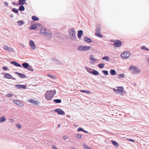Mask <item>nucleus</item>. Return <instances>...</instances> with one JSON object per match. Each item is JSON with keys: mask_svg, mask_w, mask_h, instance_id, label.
Returning a JSON list of instances; mask_svg holds the SVG:
<instances>
[{"mask_svg": "<svg viewBox=\"0 0 149 149\" xmlns=\"http://www.w3.org/2000/svg\"><path fill=\"white\" fill-rule=\"evenodd\" d=\"M10 63H11L13 64V65H15V66H19V63L16 62L15 61H12Z\"/></svg>", "mask_w": 149, "mask_h": 149, "instance_id": "obj_23", "label": "nucleus"}, {"mask_svg": "<svg viewBox=\"0 0 149 149\" xmlns=\"http://www.w3.org/2000/svg\"><path fill=\"white\" fill-rule=\"evenodd\" d=\"M47 76H49V77H51V78H53V76L52 75V74H47Z\"/></svg>", "mask_w": 149, "mask_h": 149, "instance_id": "obj_47", "label": "nucleus"}, {"mask_svg": "<svg viewBox=\"0 0 149 149\" xmlns=\"http://www.w3.org/2000/svg\"><path fill=\"white\" fill-rule=\"evenodd\" d=\"M95 35L96 36L102 38L103 37L102 35L100 33L96 32Z\"/></svg>", "mask_w": 149, "mask_h": 149, "instance_id": "obj_21", "label": "nucleus"}, {"mask_svg": "<svg viewBox=\"0 0 149 149\" xmlns=\"http://www.w3.org/2000/svg\"><path fill=\"white\" fill-rule=\"evenodd\" d=\"M111 142L113 143L114 146L116 147H118L119 146V144L118 143H117L115 141H111Z\"/></svg>", "mask_w": 149, "mask_h": 149, "instance_id": "obj_19", "label": "nucleus"}, {"mask_svg": "<svg viewBox=\"0 0 149 149\" xmlns=\"http://www.w3.org/2000/svg\"><path fill=\"white\" fill-rule=\"evenodd\" d=\"M56 93V91L55 90L47 91L45 93V98L48 100H52Z\"/></svg>", "mask_w": 149, "mask_h": 149, "instance_id": "obj_1", "label": "nucleus"}, {"mask_svg": "<svg viewBox=\"0 0 149 149\" xmlns=\"http://www.w3.org/2000/svg\"><path fill=\"white\" fill-rule=\"evenodd\" d=\"M83 34V31L82 30H79L78 31V34H77L78 37L80 38L81 37V36Z\"/></svg>", "mask_w": 149, "mask_h": 149, "instance_id": "obj_13", "label": "nucleus"}, {"mask_svg": "<svg viewBox=\"0 0 149 149\" xmlns=\"http://www.w3.org/2000/svg\"><path fill=\"white\" fill-rule=\"evenodd\" d=\"M60 125L59 124V125H58V127H60Z\"/></svg>", "mask_w": 149, "mask_h": 149, "instance_id": "obj_57", "label": "nucleus"}, {"mask_svg": "<svg viewBox=\"0 0 149 149\" xmlns=\"http://www.w3.org/2000/svg\"><path fill=\"white\" fill-rule=\"evenodd\" d=\"M27 68L28 70H29L31 71H33V68L30 65H29L28 66V67Z\"/></svg>", "mask_w": 149, "mask_h": 149, "instance_id": "obj_26", "label": "nucleus"}, {"mask_svg": "<svg viewBox=\"0 0 149 149\" xmlns=\"http://www.w3.org/2000/svg\"><path fill=\"white\" fill-rule=\"evenodd\" d=\"M129 68L130 70H131L132 72L134 73H137L140 72L139 70L137 69L136 67L131 65L130 66Z\"/></svg>", "mask_w": 149, "mask_h": 149, "instance_id": "obj_4", "label": "nucleus"}, {"mask_svg": "<svg viewBox=\"0 0 149 149\" xmlns=\"http://www.w3.org/2000/svg\"><path fill=\"white\" fill-rule=\"evenodd\" d=\"M24 10L25 8L23 6H19V10L23 11Z\"/></svg>", "mask_w": 149, "mask_h": 149, "instance_id": "obj_25", "label": "nucleus"}, {"mask_svg": "<svg viewBox=\"0 0 149 149\" xmlns=\"http://www.w3.org/2000/svg\"><path fill=\"white\" fill-rule=\"evenodd\" d=\"M13 102L14 103L16 104L17 105H18V104L19 103V101L18 100H13Z\"/></svg>", "mask_w": 149, "mask_h": 149, "instance_id": "obj_41", "label": "nucleus"}, {"mask_svg": "<svg viewBox=\"0 0 149 149\" xmlns=\"http://www.w3.org/2000/svg\"><path fill=\"white\" fill-rule=\"evenodd\" d=\"M13 11L16 13H17L18 11V9H16L15 8H13Z\"/></svg>", "mask_w": 149, "mask_h": 149, "instance_id": "obj_38", "label": "nucleus"}, {"mask_svg": "<svg viewBox=\"0 0 149 149\" xmlns=\"http://www.w3.org/2000/svg\"><path fill=\"white\" fill-rule=\"evenodd\" d=\"M141 49H144V50H145L149 51V49L146 48V47L145 46H143L142 47H141Z\"/></svg>", "mask_w": 149, "mask_h": 149, "instance_id": "obj_36", "label": "nucleus"}, {"mask_svg": "<svg viewBox=\"0 0 149 149\" xmlns=\"http://www.w3.org/2000/svg\"><path fill=\"white\" fill-rule=\"evenodd\" d=\"M114 43L113 44V45L116 47H119L121 46V42L119 40H114L113 41Z\"/></svg>", "mask_w": 149, "mask_h": 149, "instance_id": "obj_5", "label": "nucleus"}, {"mask_svg": "<svg viewBox=\"0 0 149 149\" xmlns=\"http://www.w3.org/2000/svg\"><path fill=\"white\" fill-rule=\"evenodd\" d=\"M45 35L48 38H51L52 37L51 32L49 30L47 31H46V33H45Z\"/></svg>", "mask_w": 149, "mask_h": 149, "instance_id": "obj_8", "label": "nucleus"}, {"mask_svg": "<svg viewBox=\"0 0 149 149\" xmlns=\"http://www.w3.org/2000/svg\"><path fill=\"white\" fill-rule=\"evenodd\" d=\"M28 102L30 103L35 105L38 104L39 102L38 101H36L33 99H31L28 100Z\"/></svg>", "mask_w": 149, "mask_h": 149, "instance_id": "obj_10", "label": "nucleus"}, {"mask_svg": "<svg viewBox=\"0 0 149 149\" xmlns=\"http://www.w3.org/2000/svg\"><path fill=\"white\" fill-rule=\"evenodd\" d=\"M53 148H54V149H57V148H56V147L55 146H53Z\"/></svg>", "mask_w": 149, "mask_h": 149, "instance_id": "obj_53", "label": "nucleus"}, {"mask_svg": "<svg viewBox=\"0 0 149 149\" xmlns=\"http://www.w3.org/2000/svg\"><path fill=\"white\" fill-rule=\"evenodd\" d=\"M91 48L90 46H84L83 45L80 46L78 47V49L80 51H85L88 50Z\"/></svg>", "mask_w": 149, "mask_h": 149, "instance_id": "obj_2", "label": "nucleus"}, {"mask_svg": "<svg viewBox=\"0 0 149 149\" xmlns=\"http://www.w3.org/2000/svg\"><path fill=\"white\" fill-rule=\"evenodd\" d=\"M17 126V127H19V124H17L16 125Z\"/></svg>", "mask_w": 149, "mask_h": 149, "instance_id": "obj_54", "label": "nucleus"}, {"mask_svg": "<svg viewBox=\"0 0 149 149\" xmlns=\"http://www.w3.org/2000/svg\"><path fill=\"white\" fill-rule=\"evenodd\" d=\"M83 132H84L85 133H88V131L85 130H84V131H83Z\"/></svg>", "mask_w": 149, "mask_h": 149, "instance_id": "obj_52", "label": "nucleus"}, {"mask_svg": "<svg viewBox=\"0 0 149 149\" xmlns=\"http://www.w3.org/2000/svg\"><path fill=\"white\" fill-rule=\"evenodd\" d=\"M24 23V22H22L21 21H19V25H21L23 24Z\"/></svg>", "mask_w": 149, "mask_h": 149, "instance_id": "obj_46", "label": "nucleus"}, {"mask_svg": "<svg viewBox=\"0 0 149 149\" xmlns=\"http://www.w3.org/2000/svg\"><path fill=\"white\" fill-rule=\"evenodd\" d=\"M82 135L81 134H77L76 135V138L77 139H79L81 138Z\"/></svg>", "mask_w": 149, "mask_h": 149, "instance_id": "obj_34", "label": "nucleus"}, {"mask_svg": "<svg viewBox=\"0 0 149 149\" xmlns=\"http://www.w3.org/2000/svg\"><path fill=\"white\" fill-rule=\"evenodd\" d=\"M91 70L90 69H88L87 70V71L89 73H91L92 72L91 71Z\"/></svg>", "mask_w": 149, "mask_h": 149, "instance_id": "obj_49", "label": "nucleus"}, {"mask_svg": "<svg viewBox=\"0 0 149 149\" xmlns=\"http://www.w3.org/2000/svg\"><path fill=\"white\" fill-rule=\"evenodd\" d=\"M6 120V119L4 116L0 118V121H5Z\"/></svg>", "mask_w": 149, "mask_h": 149, "instance_id": "obj_35", "label": "nucleus"}, {"mask_svg": "<svg viewBox=\"0 0 149 149\" xmlns=\"http://www.w3.org/2000/svg\"><path fill=\"white\" fill-rule=\"evenodd\" d=\"M104 64L103 63H100L98 64L99 67L100 68H103L104 67Z\"/></svg>", "mask_w": 149, "mask_h": 149, "instance_id": "obj_30", "label": "nucleus"}, {"mask_svg": "<svg viewBox=\"0 0 149 149\" xmlns=\"http://www.w3.org/2000/svg\"><path fill=\"white\" fill-rule=\"evenodd\" d=\"M102 72L104 74L106 75H107L108 74V72L107 70H103Z\"/></svg>", "mask_w": 149, "mask_h": 149, "instance_id": "obj_40", "label": "nucleus"}, {"mask_svg": "<svg viewBox=\"0 0 149 149\" xmlns=\"http://www.w3.org/2000/svg\"><path fill=\"white\" fill-rule=\"evenodd\" d=\"M100 27L99 26L98 28H96V32L100 33Z\"/></svg>", "mask_w": 149, "mask_h": 149, "instance_id": "obj_39", "label": "nucleus"}, {"mask_svg": "<svg viewBox=\"0 0 149 149\" xmlns=\"http://www.w3.org/2000/svg\"><path fill=\"white\" fill-rule=\"evenodd\" d=\"M90 59L94 62H95L96 61V59L94 58V56L92 54L90 56Z\"/></svg>", "mask_w": 149, "mask_h": 149, "instance_id": "obj_16", "label": "nucleus"}, {"mask_svg": "<svg viewBox=\"0 0 149 149\" xmlns=\"http://www.w3.org/2000/svg\"><path fill=\"white\" fill-rule=\"evenodd\" d=\"M113 91L115 92L116 93H118V89H115V88H114L113 89Z\"/></svg>", "mask_w": 149, "mask_h": 149, "instance_id": "obj_45", "label": "nucleus"}, {"mask_svg": "<svg viewBox=\"0 0 149 149\" xmlns=\"http://www.w3.org/2000/svg\"><path fill=\"white\" fill-rule=\"evenodd\" d=\"M3 49L4 50L8 52H12L13 51V50L12 48L9 47L7 45L4 46Z\"/></svg>", "mask_w": 149, "mask_h": 149, "instance_id": "obj_6", "label": "nucleus"}, {"mask_svg": "<svg viewBox=\"0 0 149 149\" xmlns=\"http://www.w3.org/2000/svg\"><path fill=\"white\" fill-rule=\"evenodd\" d=\"M77 130L78 132H80L81 131H84V129L81 127H79L77 129Z\"/></svg>", "mask_w": 149, "mask_h": 149, "instance_id": "obj_42", "label": "nucleus"}, {"mask_svg": "<svg viewBox=\"0 0 149 149\" xmlns=\"http://www.w3.org/2000/svg\"><path fill=\"white\" fill-rule=\"evenodd\" d=\"M22 88L25 89L26 88V86L24 85H21L19 84V88Z\"/></svg>", "mask_w": 149, "mask_h": 149, "instance_id": "obj_32", "label": "nucleus"}, {"mask_svg": "<svg viewBox=\"0 0 149 149\" xmlns=\"http://www.w3.org/2000/svg\"><path fill=\"white\" fill-rule=\"evenodd\" d=\"M81 92H83V93H86L88 94H90L91 93V92L89 91H88L82 90L81 91Z\"/></svg>", "mask_w": 149, "mask_h": 149, "instance_id": "obj_31", "label": "nucleus"}, {"mask_svg": "<svg viewBox=\"0 0 149 149\" xmlns=\"http://www.w3.org/2000/svg\"><path fill=\"white\" fill-rule=\"evenodd\" d=\"M110 73L112 75H115L116 74V72L114 70L111 69L110 70Z\"/></svg>", "mask_w": 149, "mask_h": 149, "instance_id": "obj_15", "label": "nucleus"}, {"mask_svg": "<svg viewBox=\"0 0 149 149\" xmlns=\"http://www.w3.org/2000/svg\"><path fill=\"white\" fill-rule=\"evenodd\" d=\"M19 76L22 78H24L25 77V76L24 74L19 73Z\"/></svg>", "mask_w": 149, "mask_h": 149, "instance_id": "obj_37", "label": "nucleus"}, {"mask_svg": "<svg viewBox=\"0 0 149 149\" xmlns=\"http://www.w3.org/2000/svg\"><path fill=\"white\" fill-rule=\"evenodd\" d=\"M70 36L71 38H74L75 37V31L73 29H72L70 30L69 32Z\"/></svg>", "mask_w": 149, "mask_h": 149, "instance_id": "obj_7", "label": "nucleus"}, {"mask_svg": "<svg viewBox=\"0 0 149 149\" xmlns=\"http://www.w3.org/2000/svg\"><path fill=\"white\" fill-rule=\"evenodd\" d=\"M37 28V25L36 24H33L30 27V29L31 30H34Z\"/></svg>", "mask_w": 149, "mask_h": 149, "instance_id": "obj_18", "label": "nucleus"}, {"mask_svg": "<svg viewBox=\"0 0 149 149\" xmlns=\"http://www.w3.org/2000/svg\"><path fill=\"white\" fill-rule=\"evenodd\" d=\"M32 19L34 21H38L39 19V18L37 17L36 16H33L32 17Z\"/></svg>", "mask_w": 149, "mask_h": 149, "instance_id": "obj_20", "label": "nucleus"}, {"mask_svg": "<svg viewBox=\"0 0 149 149\" xmlns=\"http://www.w3.org/2000/svg\"><path fill=\"white\" fill-rule=\"evenodd\" d=\"M124 77L125 75L124 74H121L119 75L118 78L121 79V78H124Z\"/></svg>", "mask_w": 149, "mask_h": 149, "instance_id": "obj_33", "label": "nucleus"}, {"mask_svg": "<svg viewBox=\"0 0 149 149\" xmlns=\"http://www.w3.org/2000/svg\"><path fill=\"white\" fill-rule=\"evenodd\" d=\"M21 67V65L19 64V67Z\"/></svg>", "mask_w": 149, "mask_h": 149, "instance_id": "obj_56", "label": "nucleus"}, {"mask_svg": "<svg viewBox=\"0 0 149 149\" xmlns=\"http://www.w3.org/2000/svg\"><path fill=\"white\" fill-rule=\"evenodd\" d=\"M11 77V76L8 74L6 73L5 75V77L6 78L10 79Z\"/></svg>", "mask_w": 149, "mask_h": 149, "instance_id": "obj_24", "label": "nucleus"}, {"mask_svg": "<svg viewBox=\"0 0 149 149\" xmlns=\"http://www.w3.org/2000/svg\"><path fill=\"white\" fill-rule=\"evenodd\" d=\"M3 69H4V70H7V69H8L7 67H5V66L3 67Z\"/></svg>", "mask_w": 149, "mask_h": 149, "instance_id": "obj_51", "label": "nucleus"}, {"mask_svg": "<svg viewBox=\"0 0 149 149\" xmlns=\"http://www.w3.org/2000/svg\"><path fill=\"white\" fill-rule=\"evenodd\" d=\"M54 111L55 112H57L59 115H62L65 114V112L60 109H55Z\"/></svg>", "mask_w": 149, "mask_h": 149, "instance_id": "obj_11", "label": "nucleus"}, {"mask_svg": "<svg viewBox=\"0 0 149 149\" xmlns=\"http://www.w3.org/2000/svg\"><path fill=\"white\" fill-rule=\"evenodd\" d=\"M19 128H20L21 127V126L20 125H19Z\"/></svg>", "mask_w": 149, "mask_h": 149, "instance_id": "obj_55", "label": "nucleus"}, {"mask_svg": "<svg viewBox=\"0 0 149 149\" xmlns=\"http://www.w3.org/2000/svg\"><path fill=\"white\" fill-rule=\"evenodd\" d=\"M130 54L129 52L126 51L122 53L121 54V56L123 59H126L129 57Z\"/></svg>", "mask_w": 149, "mask_h": 149, "instance_id": "obj_3", "label": "nucleus"}, {"mask_svg": "<svg viewBox=\"0 0 149 149\" xmlns=\"http://www.w3.org/2000/svg\"><path fill=\"white\" fill-rule=\"evenodd\" d=\"M22 65L25 68H27L28 67L29 64L27 63H24L22 64Z\"/></svg>", "mask_w": 149, "mask_h": 149, "instance_id": "obj_22", "label": "nucleus"}, {"mask_svg": "<svg viewBox=\"0 0 149 149\" xmlns=\"http://www.w3.org/2000/svg\"><path fill=\"white\" fill-rule=\"evenodd\" d=\"M92 72L93 74L94 75H98L99 74L98 72L95 70H94Z\"/></svg>", "mask_w": 149, "mask_h": 149, "instance_id": "obj_27", "label": "nucleus"}, {"mask_svg": "<svg viewBox=\"0 0 149 149\" xmlns=\"http://www.w3.org/2000/svg\"><path fill=\"white\" fill-rule=\"evenodd\" d=\"M118 90V93H120L121 94H123V91L124 90L123 88V87H117Z\"/></svg>", "mask_w": 149, "mask_h": 149, "instance_id": "obj_12", "label": "nucleus"}, {"mask_svg": "<svg viewBox=\"0 0 149 149\" xmlns=\"http://www.w3.org/2000/svg\"><path fill=\"white\" fill-rule=\"evenodd\" d=\"M23 105V104L22 103H21V102H20L19 103V106H22Z\"/></svg>", "mask_w": 149, "mask_h": 149, "instance_id": "obj_50", "label": "nucleus"}, {"mask_svg": "<svg viewBox=\"0 0 149 149\" xmlns=\"http://www.w3.org/2000/svg\"><path fill=\"white\" fill-rule=\"evenodd\" d=\"M46 30L45 29L42 28L40 30V33L42 34H45V33H46Z\"/></svg>", "mask_w": 149, "mask_h": 149, "instance_id": "obj_17", "label": "nucleus"}, {"mask_svg": "<svg viewBox=\"0 0 149 149\" xmlns=\"http://www.w3.org/2000/svg\"><path fill=\"white\" fill-rule=\"evenodd\" d=\"M102 59L105 60L106 61H108L109 60V58L108 56H104L102 58Z\"/></svg>", "mask_w": 149, "mask_h": 149, "instance_id": "obj_28", "label": "nucleus"}, {"mask_svg": "<svg viewBox=\"0 0 149 149\" xmlns=\"http://www.w3.org/2000/svg\"><path fill=\"white\" fill-rule=\"evenodd\" d=\"M29 45L31 49H34L36 46L34 42L32 40H30L29 42Z\"/></svg>", "mask_w": 149, "mask_h": 149, "instance_id": "obj_9", "label": "nucleus"}, {"mask_svg": "<svg viewBox=\"0 0 149 149\" xmlns=\"http://www.w3.org/2000/svg\"><path fill=\"white\" fill-rule=\"evenodd\" d=\"M84 39L85 41L87 42L90 43L92 42L91 40L88 37H85Z\"/></svg>", "mask_w": 149, "mask_h": 149, "instance_id": "obj_14", "label": "nucleus"}, {"mask_svg": "<svg viewBox=\"0 0 149 149\" xmlns=\"http://www.w3.org/2000/svg\"><path fill=\"white\" fill-rule=\"evenodd\" d=\"M63 139L65 140H66L68 139V137L66 136H64L63 137Z\"/></svg>", "mask_w": 149, "mask_h": 149, "instance_id": "obj_44", "label": "nucleus"}, {"mask_svg": "<svg viewBox=\"0 0 149 149\" xmlns=\"http://www.w3.org/2000/svg\"><path fill=\"white\" fill-rule=\"evenodd\" d=\"M127 140L132 142H134V140L132 139H127Z\"/></svg>", "mask_w": 149, "mask_h": 149, "instance_id": "obj_48", "label": "nucleus"}, {"mask_svg": "<svg viewBox=\"0 0 149 149\" xmlns=\"http://www.w3.org/2000/svg\"><path fill=\"white\" fill-rule=\"evenodd\" d=\"M12 95H13L12 94H7L6 95V96L7 97H11L12 96Z\"/></svg>", "mask_w": 149, "mask_h": 149, "instance_id": "obj_43", "label": "nucleus"}, {"mask_svg": "<svg viewBox=\"0 0 149 149\" xmlns=\"http://www.w3.org/2000/svg\"><path fill=\"white\" fill-rule=\"evenodd\" d=\"M54 101L56 103H60L61 102V101L60 99H55L54 100Z\"/></svg>", "mask_w": 149, "mask_h": 149, "instance_id": "obj_29", "label": "nucleus"}]
</instances>
